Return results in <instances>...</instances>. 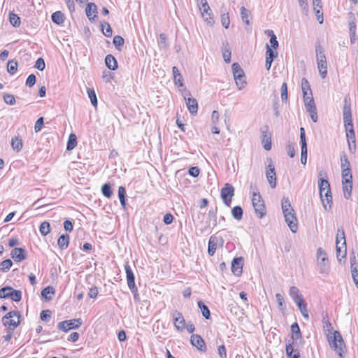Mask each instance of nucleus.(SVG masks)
<instances>
[{
  "label": "nucleus",
  "instance_id": "obj_1",
  "mask_svg": "<svg viewBox=\"0 0 358 358\" xmlns=\"http://www.w3.org/2000/svg\"><path fill=\"white\" fill-rule=\"evenodd\" d=\"M315 52L319 73L322 78H325L327 74V62L324 54V50L320 43L316 45Z\"/></svg>",
  "mask_w": 358,
  "mask_h": 358
},
{
  "label": "nucleus",
  "instance_id": "obj_2",
  "mask_svg": "<svg viewBox=\"0 0 358 358\" xmlns=\"http://www.w3.org/2000/svg\"><path fill=\"white\" fill-rule=\"evenodd\" d=\"M328 341L331 348L336 351L339 357H343V353L344 352L345 345L340 332L334 331L333 335L328 337Z\"/></svg>",
  "mask_w": 358,
  "mask_h": 358
},
{
  "label": "nucleus",
  "instance_id": "obj_3",
  "mask_svg": "<svg viewBox=\"0 0 358 358\" xmlns=\"http://www.w3.org/2000/svg\"><path fill=\"white\" fill-rule=\"evenodd\" d=\"M232 71L234 78L238 90H241L245 88L246 82V77L245 73L238 63H234L232 64Z\"/></svg>",
  "mask_w": 358,
  "mask_h": 358
},
{
  "label": "nucleus",
  "instance_id": "obj_4",
  "mask_svg": "<svg viewBox=\"0 0 358 358\" xmlns=\"http://www.w3.org/2000/svg\"><path fill=\"white\" fill-rule=\"evenodd\" d=\"M20 314L18 311H10L2 318V322L8 329L14 330L20 324Z\"/></svg>",
  "mask_w": 358,
  "mask_h": 358
},
{
  "label": "nucleus",
  "instance_id": "obj_5",
  "mask_svg": "<svg viewBox=\"0 0 358 358\" xmlns=\"http://www.w3.org/2000/svg\"><path fill=\"white\" fill-rule=\"evenodd\" d=\"M252 203L257 217L262 218L266 214V207L259 192H253Z\"/></svg>",
  "mask_w": 358,
  "mask_h": 358
},
{
  "label": "nucleus",
  "instance_id": "obj_6",
  "mask_svg": "<svg viewBox=\"0 0 358 358\" xmlns=\"http://www.w3.org/2000/svg\"><path fill=\"white\" fill-rule=\"evenodd\" d=\"M317 259L320 273L328 274L329 272V266L327 262V254L322 248H319L317 250Z\"/></svg>",
  "mask_w": 358,
  "mask_h": 358
},
{
  "label": "nucleus",
  "instance_id": "obj_7",
  "mask_svg": "<svg viewBox=\"0 0 358 358\" xmlns=\"http://www.w3.org/2000/svg\"><path fill=\"white\" fill-rule=\"evenodd\" d=\"M83 324L82 320L72 319L59 322L57 327L59 330L66 332L71 329H78Z\"/></svg>",
  "mask_w": 358,
  "mask_h": 358
},
{
  "label": "nucleus",
  "instance_id": "obj_8",
  "mask_svg": "<svg viewBox=\"0 0 358 358\" xmlns=\"http://www.w3.org/2000/svg\"><path fill=\"white\" fill-rule=\"evenodd\" d=\"M234 195V187L229 183H226L221 189V198L227 206H230L232 197Z\"/></svg>",
  "mask_w": 358,
  "mask_h": 358
},
{
  "label": "nucleus",
  "instance_id": "obj_9",
  "mask_svg": "<svg viewBox=\"0 0 358 358\" xmlns=\"http://www.w3.org/2000/svg\"><path fill=\"white\" fill-rule=\"evenodd\" d=\"M199 10L202 17L208 24H213V19L211 17V10L206 0H200L199 3Z\"/></svg>",
  "mask_w": 358,
  "mask_h": 358
},
{
  "label": "nucleus",
  "instance_id": "obj_10",
  "mask_svg": "<svg viewBox=\"0 0 358 358\" xmlns=\"http://www.w3.org/2000/svg\"><path fill=\"white\" fill-rule=\"evenodd\" d=\"M173 322L176 329L179 331H182L185 329V320L182 313L178 310L172 313Z\"/></svg>",
  "mask_w": 358,
  "mask_h": 358
},
{
  "label": "nucleus",
  "instance_id": "obj_11",
  "mask_svg": "<svg viewBox=\"0 0 358 358\" xmlns=\"http://www.w3.org/2000/svg\"><path fill=\"white\" fill-rule=\"evenodd\" d=\"M318 186H319L320 196L322 206L324 209H327V204H325V201L324 199V194L325 192L330 193V191H331L330 184L327 180L320 178L319 180Z\"/></svg>",
  "mask_w": 358,
  "mask_h": 358
},
{
  "label": "nucleus",
  "instance_id": "obj_12",
  "mask_svg": "<svg viewBox=\"0 0 358 358\" xmlns=\"http://www.w3.org/2000/svg\"><path fill=\"white\" fill-rule=\"evenodd\" d=\"M125 272L127 275V285L129 288L131 289V292L135 291L137 292V287L135 285V277L134 274L131 268V266H129V263L127 262L124 265Z\"/></svg>",
  "mask_w": 358,
  "mask_h": 358
},
{
  "label": "nucleus",
  "instance_id": "obj_13",
  "mask_svg": "<svg viewBox=\"0 0 358 358\" xmlns=\"http://www.w3.org/2000/svg\"><path fill=\"white\" fill-rule=\"evenodd\" d=\"M266 176L268 180V182L271 188H275L276 187V174L275 171L274 165L271 162L266 169Z\"/></svg>",
  "mask_w": 358,
  "mask_h": 358
},
{
  "label": "nucleus",
  "instance_id": "obj_14",
  "mask_svg": "<svg viewBox=\"0 0 358 358\" xmlns=\"http://www.w3.org/2000/svg\"><path fill=\"white\" fill-rule=\"evenodd\" d=\"M243 259L242 257H235L231 263V271L236 275L240 276L243 272Z\"/></svg>",
  "mask_w": 358,
  "mask_h": 358
},
{
  "label": "nucleus",
  "instance_id": "obj_15",
  "mask_svg": "<svg viewBox=\"0 0 358 358\" xmlns=\"http://www.w3.org/2000/svg\"><path fill=\"white\" fill-rule=\"evenodd\" d=\"M191 343L201 352H205L206 350L204 340L199 335L193 334L191 336Z\"/></svg>",
  "mask_w": 358,
  "mask_h": 358
},
{
  "label": "nucleus",
  "instance_id": "obj_16",
  "mask_svg": "<svg viewBox=\"0 0 358 358\" xmlns=\"http://www.w3.org/2000/svg\"><path fill=\"white\" fill-rule=\"evenodd\" d=\"M343 115L344 124L352 123L351 106L350 103L348 101L346 98L344 99Z\"/></svg>",
  "mask_w": 358,
  "mask_h": 358
},
{
  "label": "nucleus",
  "instance_id": "obj_17",
  "mask_svg": "<svg viewBox=\"0 0 358 358\" xmlns=\"http://www.w3.org/2000/svg\"><path fill=\"white\" fill-rule=\"evenodd\" d=\"M184 99L189 113L192 115H196L198 112L197 101L194 98L187 97L186 94L184 96Z\"/></svg>",
  "mask_w": 358,
  "mask_h": 358
},
{
  "label": "nucleus",
  "instance_id": "obj_18",
  "mask_svg": "<svg viewBox=\"0 0 358 358\" xmlns=\"http://www.w3.org/2000/svg\"><path fill=\"white\" fill-rule=\"evenodd\" d=\"M12 258L17 262H20L26 259L27 252L24 248H15L10 253Z\"/></svg>",
  "mask_w": 358,
  "mask_h": 358
},
{
  "label": "nucleus",
  "instance_id": "obj_19",
  "mask_svg": "<svg viewBox=\"0 0 358 358\" xmlns=\"http://www.w3.org/2000/svg\"><path fill=\"white\" fill-rule=\"evenodd\" d=\"M285 220L292 232L296 233L298 229L297 219L294 213L285 215Z\"/></svg>",
  "mask_w": 358,
  "mask_h": 358
},
{
  "label": "nucleus",
  "instance_id": "obj_20",
  "mask_svg": "<svg viewBox=\"0 0 358 358\" xmlns=\"http://www.w3.org/2000/svg\"><path fill=\"white\" fill-rule=\"evenodd\" d=\"M286 355L289 358H300V353L298 350H294L293 341H289L285 346Z\"/></svg>",
  "mask_w": 358,
  "mask_h": 358
},
{
  "label": "nucleus",
  "instance_id": "obj_21",
  "mask_svg": "<svg viewBox=\"0 0 358 358\" xmlns=\"http://www.w3.org/2000/svg\"><path fill=\"white\" fill-rule=\"evenodd\" d=\"M106 66L110 70H116L117 69V62L115 57L112 55H106L105 58Z\"/></svg>",
  "mask_w": 358,
  "mask_h": 358
},
{
  "label": "nucleus",
  "instance_id": "obj_22",
  "mask_svg": "<svg viewBox=\"0 0 358 358\" xmlns=\"http://www.w3.org/2000/svg\"><path fill=\"white\" fill-rule=\"evenodd\" d=\"M342 242V245L344 248L343 250V257H345L346 255V242H345V232L343 229H338L337 231V236H336V243L337 244H340L341 241Z\"/></svg>",
  "mask_w": 358,
  "mask_h": 358
},
{
  "label": "nucleus",
  "instance_id": "obj_23",
  "mask_svg": "<svg viewBox=\"0 0 358 358\" xmlns=\"http://www.w3.org/2000/svg\"><path fill=\"white\" fill-rule=\"evenodd\" d=\"M222 56L226 63L231 62V48L228 43H224L222 48Z\"/></svg>",
  "mask_w": 358,
  "mask_h": 358
},
{
  "label": "nucleus",
  "instance_id": "obj_24",
  "mask_svg": "<svg viewBox=\"0 0 358 358\" xmlns=\"http://www.w3.org/2000/svg\"><path fill=\"white\" fill-rule=\"evenodd\" d=\"M217 245V239L216 237L210 236L208 241V252L210 256L214 255Z\"/></svg>",
  "mask_w": 358,
  "mask_h": 358
},
{
  "label": "nucleus",
  "instance_id": "obj_25",
  "mask_svg": "<svg viewBox=\"0 0 358 358\" xmlns=\"http://www.w3.org/2000/svg\"><path fill=\"white\" fill-rule=\"evenodd\" d=\"M51 19L54 23L61 25L64 22L65 17L61 11H56L52 14Z\"/></svg>",
  "mask_w": 358,
  "mask_h": 358
},
{
  "label": "nucleus",
  "instance_id": "obj_26",
  "mask_svg": "<svg viewBox=\"0 0 358 358\" xmlns=\"http://www.w3.org/2000/svg\"><path fill=\"white\" fill-rule=\"evenodd\" d=\"M342 186H343L344 197L346 199H349L352 195V181H349V183H346L345 182H342Z\"/></svg>",
  "mask_w": 358,
  "mask_h": 358
},
{
  "label": "nucleus",
  "instance_id": "obj_27",
  "mask_svg": "<svg viewBox=\"0 0 358 358\" xmlns=\"http://www.w3.org/2000/svg\"><path fill=\"white\" fill-rule=\"evenodd\" d=\"M291 331L292 333V339L293 342L294 341H297L298 339L301 338V333L300 331V328L296 322H294V324H292Z\"/></svg>",
  "mask_w": 358,
  "mask_h": 358
},
{
  "label": "nucleus",
  "instance_id": "obj_28",
  "mask_svg": "<svg viewBox=\"0 0 358 358\" xmlns=\"http://www.w3.org/2000/svg\"><path fill=\"white\" fill-rule=\"evenodd\" d=\"M57 244L62 250L67 248L69 244V236L67 234H62L57 241Z\"/></svg>",
  "mask_w": 358,
  "mask_h": 358
},
{
  "label": "nucleus",
  "instance_id": "obj_29",
  "mask_svg": "<svg viewBox=\"0 0 358 358\" xmlns=\"http://www.w3.org/2000/svg\"><path fill=\"white\" fill-rule=\"evenodd\" d=\"M92 12L95 13H96V6L94 3H88L85 8V13L90 20L94 19L96 17V15H94V17H92Z\"/></svg>",
  "mask_w": 358,
  "mask_h": 358
},
{
  "label": "nucleus",
  "instance_id": "obj_30",
  "mask_svg": "<svg viewBox=\"0 0 358 358\" xmlns=\"http://www.w3.org/2000/svg\"><path fill=\"white\" fill-rule=\"evenodd\" d=\"M172 71H173V75L174 81H175L176 85H179V86H182L183 85L182 77L178 67L173 66Z\"/></svg>",
  "mask_w": 358,
  "mask_h": 358
},
{
  "label": "nucleus",
  "instance_id": "obj_31",
  "mask_svg": "<svg viewBox=\"0 0 358 358\" xmlns=\"http://www.w3.org/2000/svg\"><path fill=\"white\" fill-rule=\"evenodd\" d=\"M118 197L123 208H126V189L124 187L120 186L118 188Z\"/></svg>",
  "mask_w": 358,
  "mask_h": 358
},
{
  "label": "nucleus",
  "instance_id": "obj_32",
  "mask_svg": "<svg viewBox=\"0 0 358 358\" xmlns=\"http://www.w3.org/2000/svg\"><path fill=\"white\" fill-rule=\"evenodd\" d=\"M77 145V137L75 134H71L69 135L68 141H67V145L66 149L68 150H71L76 148Z\"/></svg>",
  "mask_w": 358,
  "mask_h": 358
},
{
  "label": "nucleus",
  "instance_id": "obj_33",
  "mask_svg": "<svg viewBox=\"0 0 358 358\" xmlns=\"http://www.w3.org/2000/svg\"><path fill=\"white\" fill-rule=\"evenodd\" d=\"M243 209L241 206H234L231 210V215L236 220H241L243 217Z\"/></svg>",
  "mask_w": 358,
  "mask_h": 358
},
{
  "label": "nucleus",
  "instance_id": "obj_34",
  "mask_svg": "<svg viewBox=\"0 0 358 358\" xmlns=\"http://www.w3.org/2000/svg\"><path fill=\"white\" fill-rule=\"evenodd\" d=\"M14 289L11 287L6 286L0 289V298L7 299L11 296L12 292Z\"/></svg>",
  "mask_w": 358,
  "mask_h": 358
},
{
  "label": "nucleus",
  "instance_id": "obj_35",
  "mask_svg": "<svg viewBox=\"0 0 358 358\" xmlns=\"http://www.w3.org/2000/svg\"><path fill=\"white\" fill-rule=\"evenodd\" d=\"M11 145L14 150L19 152L22 148V141L20 138L15 137L12 138Z\"/></svg>",
  "mask_w": 358,
  "mask_h": 358
},
{
  "label": "nucleus",
  "instance_id": "obj_36",
  "mask_svg": "<svg viewBox=\"0 0 358 358\" xmlns=\"http://www.w3.org/2000/svg\"><path fill=\"white\" fill-rule=\"evenodd\" d=\"M50 294H52V295L55 294V289L51 286L46 287L41 291L42 296L45 298L47 300L52 299V296H50Z\"/></svg>",
  "mask_w": 358,
  "mask_h": 358
},
{
  "label": "nucleus",
  "instance_id": "obj_37",
  "mask_svg": "<svg viewBox=\"0 0 358 358\" xmlns=\"http://www.w3.org/2000/svg\"><path fill=\"white\" fill-rule=\"evenodd\" d=\"M341 170H351L350 161L345 154L343 153L341 155Z\"/></svg>",
  "mask_w": 358,
  "mask_h": 358
},
{
  "label": "nucleus",
  "instance_id": "obj_38",
  "mask_svg": "<svg viewBox=\"0 0 358 358\" xmlns=\"http://www.w3.org/2000/svg\"><path fill=\"white\" fill-rule=\"evenodd\" d=\"M101 192L106 198H110L113 195L111 186L109 183H105L101 187Z\"/></svg>",
  "mask_w": 358,
  "mask_h": 358
},
{
  "label": "nucleus",
  "instance_id": "obj_39",
  "mask_svg": "<svg viewBox=\"0 0 358 358\" xmlns=\"http://www.w3.org/2000/svg\"><path fill=\"white\" fill-rule=\"evenodd\" d=\"M198 306L201 309L203 316L206 319H209L210 317V313L207 306H206L202 301H198Z\"/></svg>",
  "mask_w": 358,
  "mask_h": 358
},
{
  "label": "nucleus",
  "instance_id": "obj_40",
  "mask_svg": "<svg viewBox=\"0 0 358 358\" xmlns=\"http://www.w3.org/2000/svg\"><path fill=\"white\" fill-rule=\"evenodd\" d=\"M9 21L10 24L15 27H18L20 25V17L13 13H9Z\"/></svg>",
  "mask_w": 358,
  "mask_h": 358
},
{
  "label": "nucleus",
  "instance_id": "obj_41",
  "mask_svg": "<svg viewBox=\"0 0 358 358\" xmlns=\"http://www.w3.org/2000/svg\"><path fill=\"white\" fill-rule=\"evenodd\" d=\"M113 43L114 44L116 49L121 50V48L124 43V40L121 36L116 35L113 38Z\"/></svg>",
  "mask_w": 358,
  "mask_h": 358
},
{
  "label": "nucleus",
  "instance_id": "obj_42",
  "mask_svg": "<svg viewBox=\"0 0 358 358\" xmlns=\"http://www.w3.org/2000/svg\"><path fill=\"white\" fill-rule=\"evenodd\" d=\"M301 90L303 95H307L308 93H312L309 82L304 78L301 80Z\"/></svg>",
  "mask_w": 358,
  "mask_h": 358
},
{
  "label": "nucleus",
  "instance_id": "obj_43",
  "mask_svg": "<svg viewBox=\"0 0 358 358\" xmlns=\"http://www.w3.org/2000/svg\"><path fill=\"white\" fill-rule=\"evenodd\" d=\"M342 182L349 183V181H352V175L351 170H341Z\"/></svg>",
  "mask_w": 358,
  "mask_h": 358
},
{
  "label": "nucleus",
  "instance_id": "obj_44",
  "mask_svg": "<svg viewBox=\"0 0 358 358\" xmlns=\"http://www.w3.org/2000/svg\"><path fill=\"white\" fill-rule=\"evenodd\" d=\"M101 30L103 34L107 36L110 37L112 36L113 30L111 29L110 25L108 22H103L101 24Z\"/></svg>",
  "mask_w": 358,
  "mask_h": 358
},
{
  "label": "nucleus",
  "instance_id": "obj_45",
  "mask_svg": "<svg viewBox=\"0 0 358 358\" xmlns=\"http://www.w3.org/2000/svg\"><path fill=\"white\" fill-rule=\"evenodd\" d=\"M87 94H88L89 98L90 99L91 103L92 104V106L94 107H96L98 101H97L96 95V93H95V91L94 90V89L88 88Z\"/></svg>",
  "mask_w": 358,
  "mask_h": 358
},
{
  "label": "nucleus",
  "instance_id": "obj_46",
  "mask_svg": "<svg viewBox=\"0 0 358 358\" xmlns=\"http://www.w3.org/2000/svg\"><path fill=\"white\" fill-rule=\"evenodd\" d=\"M7 70L12 75L15 73L17 70V62L14 60L9 61L7 65Z\"/></svg>",
  "mask_w": 358,
  "mask_h": 358
},
{
  "label": "nucleus",
  "instance_id": "obj_47",
  "mask_svg": "<svg viewBox=\"0 0 358 358\" xmlns=\"http://www.w3.org/2000/svg\"><path fill=\"white\" fill-rule=\"evenodd\" d=\"M13 265V262L10 259H8L3 260L0 264V270L2 272H7Z\"/></svg>",
  "mask_w": 358,
  "mask_h": 358
},
{
  "label": "nucleus",
  "instance_id": "obj_48",
  "mask_svg": "<svg viewBox=\"0 0 358 358\" xmlns=\"http://www.w3.org/2000/svg\"><path fill=\"white\" fill-rule=\"evenodd\" d=\"M324 199L325 201V204H327V209H325L326 210L329 211L331 208V204H332V195L331 192L330 191V193L325 192L324 194Z\"/></svg>",
  "mask_w": 358,
  "mask_h": 358
},
{
  "label": "nucleus",
  "instance_id": "obj_49",
  "mask_svg": "<svg viewBox=\"0 0 358 358\" xmlns=\"http://www.w3.org/2000/svg\"><path fill=\"white\" fill-rule=\"evenodd\" d=\"M39 231L43 236H46L50 233V224L48 222H43L41 224Z\"/></svg>",
  "mask_w": 358,
  "mask_h": 358
},
{
  "label": "nucleus",
  "instance_id": "obj_50",
  "mask_svg": "<svg viewBox=\"0 0 358 358\" xmlns=\"http://www.w3.org/2000/svg\"><path fill=\"white\" fill-rule=\"evenodd\" d=\"M241 18H242V20L243 22H245L246 24H250V21H249V11L244 7V6H242L241 8Z\"/></svg>",
  "mask_w": 358,
  "mask_h": 358
},
{
  "label": "nucleus",
  "instance_id": "obj_51",
  "mask_svg": "<svg viewBox=\"0 0 358 358\" xmlns=\"http://www.w3.org/2000/svg\"><path fill=\"white\" fill-rule=\"evenodd\" d=\"M280 92H281L282 101L287 102V101L288 99L287 83H282L281 88H280Z\"/></svg>",
  "mask_w": 358,
  "mask_h": 358
},
{
  "label": "nucleus",
  "instance_id": "obj_52",
  "mask_svg": "<svg viewBox=\"0 0 358 358\" xmlns=\"http://www.w3.org/2000/svg\"><path fill=\"white\" fill-rule=\"evenodd\" d=\"M264 138L262 142L264 143V148L266 150H270L271 149V137H266V132H263Z\"/></svg>",
  "mask_w": 358,
  "mask_h": 358
},
{
  "label": "nucleus",
  "instance_id": "obj_53",
  "mask_svg": "<svg viewBox=\"0 0 358 358\" xmlns=\"http://www.w3.org/2000/svg\"><path fill=\"white\" fill-rule=\"evenodd\" d=\"M221 22L222 26L227 29L230 24V19L228 13H223L221 15Z\"/></svg>",
  "mask_w": 358,
  "mask_h": 358
},
{
  "label": "nucleus",
  "instance_id": "obj_54",
  "mask_svg": "<svg viewBox=\"0 0 358 358\" xmlns=\"http://www.w3.org/2000/svg\"><path fill=\"white\" fill-rule=\"evenodd\" d=\"M13 301L18 302L22 299V292L20 290L13 289L10 297Z\"/></svg>",
  "mask_w": 358,
  "mask_h": 358
},
{
  "label": "nucleus",
  "instance_id": "obj_55",
  "mask_svg": "<svg viewBox=\"0 0 358 358\" xmlns=\"http://www.w3.org/2000/svg\"><path fill=\"white\" fill-rule=\"evenodd\" d=\"M282 210H291L292 206L288 197H283L281 202Z\"/></svg>",
  "mask_w": 358,
  "mask_h": 358
},
{
  "label": "nucleus",
  "instance_id": "obj_56",
  "mask_svg": "<svg viewBox=\"0 0 358 358\" xmlns=\"http://www.w3.org/2000/svg\"><path fill=\"white\" fill-rule=\"evenodd\" d=\"M287 155L291 157H294V155H295V149H294V143H291V142H288L287 143Z\"/></svg>",
  "mask_w": 358,
  "mask_h": 358
},
{
  "label": "nucleus",
  "instance_id": "obj_57",
  "mask_svg": "<svg viewBox=\"0 0 358 358\" xmlns=\"http://www.w3.org/2000/svg\"><path fill=\"white\" fill-rule=\"evenodd\" d=\"M307 148H301V162L303 165H305L307 163Z\"/></svg>",
  "mask_w": 358,
  "mask_h": 358
},
{
  "label": "nucleus",
  "instance_id": "obj_58",
  "mask_svg": "<svg viewBox=\"0 0 358 358\" xmlns=\"http://www.w3.org/2000/svg\"><path fill=\"white\" fill-rule=\"evenodd\" d=\"M34 67L38 69L39 71H43L45 68V63L44 59L41 57L38 58L34 65Z\"/></svg>",
  "mask_w": 358,
  "mask_h": 358
},
{
  "label": "nucleus",
  "instance_id": "obj_59",
  "mask_svg": "<svg viewBox=\"0 0 358 358\" xmlns=\"http://www.w3.org/2000/svg\"><path fill=\"white\" fill-rule=\"evenodd\" d=\"M4 101L8 105H13L15 103V99L13 95L10 94H6L3 96Z\"/></svg>",
  "mask_w": 358,
  "mask_h": 358
},
{
  "label": "nucleus",
  "instance_id": "obj_60",
  "mask_svg": "<svg viewBox=\"0 0 358 358\" xmlns=\"http://www.w3.org/2000/svg\"><path fill=\"white\" fill-rule=\"evenodd\" d=\"M289 294L292 299H294V297H297L298 296L301 294L300 293L299 289L295 286L290 287Z\"/></svg>",
  "mask_w": 358,
  "mask_h": 358
},
{
  "label": "nucleus",
  "instance_id": "obj_61",
  "mask_svg": "<svg viewBox=\"0 0 358 358\" xmlns=\"http://www.w3.org/2000/svg\"><path fill=\"white\" fill-rule=\"evenodd\" d=\"M43 122H44V119L43 117H39L36 120L35 125H34V130L36 132H38L41 130V128L43 125Z\"/></svg>",
  "mask_w": 358,
  "mask_h": 358
},
{
  "label": "nucleus",
  "instance_id": "obj_62",
  "mask_svg": "<svg viewBox=\"0 0 358 358\" xmlns=\"http://www.w3.org/2000/svg\"><path fill=\"white\" fill-rule=\"evenodd\" d=\"M305 107L308 113L317 110L313 98H311V99L309 100L308 103H306L305 104Z\"/></svg>",
  "mask_w": 358,
  "mask_h": 358
},
{
  "label": "nucleus",
  "instance_id": "obj_63",
  "mask_svg": "<svg viewBox=\"0 0 358 358\" xmlns=\"http://www.w3.org/2000/svg\"><path fill=\"white\" fill-rule=\"evenodd\" d=\"M351 275L353 282L356 287L358 289V268L357 269L356 267H355L353 270H351Z\"/></svg>",
  "mask_w": 358,
  "mask_h": 358
},
{
  "label": "nucleus",
  "instance_id": "obj_64",
  "mask_svg": "<svg viewBox=\"0 0 358 358\" xmlns=\"http://www.w3.org/2000/svg\"><path fill=\"white\" fill-rule=\"evenodd\" d=\"M266 57H270L271 58L272 57L273 59H274L275 57H277L278 52L273 51L271 49V48L270 47V45L266 44Z\"/></svg>",
  "mask_w": 358,
  "mask_h": 358
}]
</instances>
